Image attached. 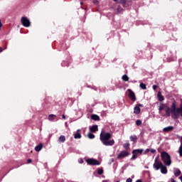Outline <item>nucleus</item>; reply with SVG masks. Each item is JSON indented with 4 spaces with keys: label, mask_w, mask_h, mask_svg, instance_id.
<instances>
[{
    "label": "nucleus",
    "mask_w": 182,
    "mask_h": 182,
    "mask_svg": "<svg viewBox=\"0 0 182 182\" xmlns=\"http://www.w3.org/2000/svg\"><path fill=\"white\" fill-rule=\"evenodd\" d=\"M117 11H118V12H122L123 11V9L122 7L119 6L117 8Z\"/></svg>",
    "instance_id": "2f4dec72"
},
{
    "label": "nucleus",
    "mask_w": 182,
    "mask_h": 182,
    "mask_svg": "<svg viewBox=\"0 0 182 182\" xmlns=\"http://www.w3.org/2000/svg\"><path fill=\"white\" fill-rule=\"evenodd\" d=\"M136 182H143V181H141V179H138V180H136Z\"/></svg>",
    "instance_id": "79ce46f5"
},
{
    "label": "nucleus",
    "mask_w": 182,
    "mask_h": 182,
    "mask_svg": "<svg viewBox=\"0 0 182 182\" xmlns=\"http://www.w3.org/2000/svg\"><path fill=\"white\" fill-rule=\"evenodd\" d=\"M100 137H112V134L109 132H106L105 129H102L100 133Z\"/></svg>",
    "instance_id": "9d476101"
},
{
    "label": "nucleus",
    "mask_w": 182,
    "mask_h": 182,
    "mask_svg": "<svg viewBox=\"0 0 182 182\" xmlns=\"http://www.w3.org/2000/svg\"><path fill=\"white\" fill-rule=\"evenodd\" d=\"M173 173L176 177H178V176L181 174V171H180L178 168L174 169Z\"/></svg>",
    "instance_id": "f3484780"
},
{
    "label": "nucleus",
    "mask_w": 182,
    "mask_h": 182,
    "mask_svg": "<svg viewBox=\"0 0 182 182\" xmlns=\"http://www.w3.org/2000/svg\"><path fill=\"white\" fill-rule=\"evenodd\" d=\"M136 106H139V107H140V106H141V107H143V105H136Z\"/></svg>",
    "instance_id": "c03bdc74"
},
{
    "label": "nucleus",
    "mask_w": 182,
    "mask_h": 182,
    "mask_svg": "<svg viewBox=\"0 0 182 182\" xmlns=\"http://www.w3.org/2000/svg\"><path fill=\"white\" fill-rule=\"evenodd\" d=\"M181 181L182 182V175L179 177Z\"/></svg>",
    "instance_id": "a18cd8bd"
},
{
    "label": "nucleus",
    "mask_w": 182,
    "mask_h": 182,
    "mask_svg": "<svg viewBox=\"0 0 182 182\" xmlns=\"http://www.w3.org/2000/svg\"><path fill=\"white\" fill-rule=\"evenodd\" d=\"M75 139H80V137H75Z\"/></svg>",
    "instance_id": "603ef678"
},
{
    "label": "nucleus",
    "mask_w": 182,
    "mask_h": 182,
    "mask_svg": "<svg viewBox=\"0 0 182 182\" xmlns=\"http://www.w3.org/2000/svg\"><path fill=\"white\" fill-rule=\"evenodd\" d=\"M173 129H174V127H173L172 126L166 127L164 128V132L167 133L168 132H172V130Z\"/></svg>",
    "instance_id": "dca6fc26"
},
{
    "label": "nucleus",
    "mask_w": 182,
    "mask_h": 182,
    "mask_svg": "<svg viewBox=\"0 0 182 182\" xmlns=\"http://www.w3.org/2000/svg\"><path fill=\"white\" fill-rule=\"evenodd\" d=\"M122 80L124 82H129V77L127 75H124L122 77Z\"/></svg>",
    "instance_id": "b1692460"
},
{
    "label": "nucleus",
    "mask_w": 182,
    "mask_h": 182,
    "mask_svg": "<svg viewBox=\"0 0 182 182\" xmlns=\"http://www.w3.org/2000/svg\"><path fill=\"white\" fill-rule=\"evenodd\" d=\"M181 144H182V137L181 138Z\"/></svg>",
    "instance_id": "8fccbe9b"
},
{
    "label": "nucleus",
    "mask_w": 182,
    "mask_h": 182,
    "mask_svg": "<svg viewBox=\"0 0 182 182\" xmlns=\"http://www.w3.org/2000/svg\"><path fill=\"white\" fill-rule=\"evenodd\" d=\"M80 131V129H77V133L74 134V137H81L80 133H79Z\"/></svg>",
    "instance_id": "a878e982"
},
{
    "label": "nucleus",
    "mask_w": 182,
    "mask_h": 182,
    "mask_svg": "<svg viewBox=\"0 0 182 182\" xmlns=\"http://www.w3.org/2000/svg\"><path fill=\"white\" fill-rule=\"evenodd\" d=\"M153 89H154V90H156V89H157V85H153Z\"/></svg>",
    "instance_id": "e433bc0d"
},
{
    "label": "nucleus",
    "mask_w": 182,
    "mask_h": 182,
    "mask_svg": "<svg viewBox=\"0 0 182 182\" xmlns=\"http://www.w3.org/2000/svg\"><path fill=\"white\" fill-rule=\"evenodd\" d=\"M91 119H92V120H99V119H100V118L99 116H97V114H92V115L91 116Z\"/></svg>",
    "instance_id": "4be33fe9"
},
{
    "label": "nucleus",
    "mask_w": 182,
    "mask_h": 182,
    "mask_svg": "<svg viewBox=\"0 0 182 182\" xmlns=\"http://www.w3.org/2000/svg\"><path fill=\"white\" fill-rule=\"evenodd\" d=\"M90 139H93V137H90Z\"/></svg>",
    "instance_id": "5fc2aeb1"
},
{
    "label": "nucleus",
    "mask_w": 182,
    "mask_h": 182,
    "mask_svg": "<svg viewBox=\"0 0 182 182\" xmlns=\"http://www.w3.org/2000/svg\"><path fill=\"white\" fill-rule=\"evenodd\" d=\"M135 140H137V137H132L131 141H135Z\"/></svg>",
    "instance_id": "473e14b6"
},
{
    "label": "nucleus",
    "mask_w": 182,
    "mask_h": 182,
    "mask_svg": "<svg viewBox=\"0 0 182 182\" xmlns=\"http://www.w3.org/2000/svg\"><path fill=\"white\" fill-rule=\"evenodd\" d=\"M90 133H95V132H97V125H93L90 127Z\"/></svg>",
    "instance_id": "2eb2a0df"
},
{
    "label": "nucleus",
    "mask_w": 182,
    "mask_h": 182,
    "mask_svg": "<svg viewBox=\"0 0 182 182\" xmlns=\"http://www.w3.org/2000/svg\"><path fill=\"white\" fill-rule=\"evenodd\" d=\"M1 29H2V22H1V19H0V31Z\"/></svg>",
    "instance_id": "58836bf2"
},
{
    "label": "nucleus",
    "mask_w": 182,
    "mask_h": 182,
    "mask_svg": "<svg viewBox=\"0 0 182 182\" xmlns=\"http://www.w3.org/2000/svg\"><path fill=\"white\" fill-rule=\"evenodd\" d=\"M179 156L182 157V144H181L179 149H178Z\"/></svg>",
    "instance_id": "bb28decb"
},
{
    "label": "nucleus",
    "mask_w": 182,
    "mask_h": 182,
    "mask_svg": "<svg viewBox=\"0 0 182 182\" xmlns=\"http://www.w3.org/2000/svg\"><path fill=\"white\" fill-rule=\"evenodd\" d=\"M80 5H83V2H81V3H80Z\"/></svg>",
    "instance_id": "3c124183"
},
{
    "label": "nucleus",
    "mask_w": 182,
    "mask_h": 182,
    "mask_svg": "<svg viewBox=\"0 0 182 182\" xmlns=\"http://www.w3.org/2000/svg\"><path fill=\"white\" fill-rule=\"evenodd\" d=\"M133 180L131 178L127 179L126 182H132Z\"/></svg>",
    "instance_id": "f704fd0d"
},
{
    "label": "nucleus",
    "mask_w": 182,
    "mask_h": 182,
    "mask_svg": "<svg viewBox=\"0 0 182 182\" xmlns=\"http://www.w3.org/2000/svg\"><path fill=\"white\" fill-rule=\"evenodd\" d=\"M149 151H150V149H146L145 150V154H146V153H149Z\"/></svg>",
    "instance_id": "4c0bfd02"
},
{
    "label": "nucleus",
    "mask_w": 182,
    "mask_h": 182,
    "mask_svg": "<svg viewBox=\"0 0 182 182\" xmlns=\"http://www.w3.org/2000/svg\"><path fill=\"white\" fill-rule=\"evenodd\" d=\"M27 163L29 164L30 163H32V159H28V160H27Z\"/></svg>",
    "instance_id": "c9c22d12"
},
{
    "label": "nucleus",
    "mask_w": 182,
    "mask_h": 182,
    "mask_svg": "<svg viewBox=\"0 0 182 182\" xmlns=\"http://www.w3.org/2000/svg\"><path fill=\"white\" fill-rule=\"evenodd\" d=\"M43 148V144L40 143L38 145H37L35 147V150H36V151H41Z\"/></svg>",
    "instance_id": "f8f14e48"
},
{
    "label": "nucleus",
    "mask_w": 182,
    "mask_h": 182,
    "mask_svg": "<svg viewBox=\"0 0 182 182\" xmlns=\"http://www.w3.org/2000/svg\"><path fill=\"white\" fill-rule=\"evenodd\" d=\"M113 1H114V2L118 3V0H113Z\"/></svg>",
    "instance_id": "09e8293b"
},
{
    "label": "nucleus",
    "mask_w": 182,
    "mask_h": 182,
    "mask_svg": "<svg viewBox=\"0 0 182 182\" xmlns=\"http://www.w3.org/2000/svg\"><path fill=\"white\" fill-rule=\"evenodd\" d=\"M136 126H140V124H141V121L138 119L136 121Z\"/></svg>",
    "instance_id": "c756f323"
},
{
    "label": "nucleus",
    "mask_w": 182,
    "mask_h": 182,
    "mask_svg": "<svg viewBox=\"0 0 182 182\" xmlns=\"http://www.w3.org/2000/svg\"><path fill=\"white\" fill-rule=\"evenodd\" d=\"M60 137H65L64 136H60Z\"/></svg>",
    "instance_id": "864d4df0"
},
{
    "label": "nucleus",
    "mask_w": 182,
    "mask_h": 182,
    "mask_svg": "<svg viewBox=\"0 0 182 182\" xmlns=\"http://www.w3.org/2000/svg\"><path fill=\"white\" fill-rule=\"evenodd\" d=\"M166 108H167V106H166V105L164 104H161V105L159 108V113H161V111L164 110Z\"/></svg>",
    "instance_id": "6ab92c4d"
},
{
    "label": "nucleus",
    "mask_w": 182,
    "mask_h": 182,
    "mask_svg": "<svg viewBox=\"0 0 182 182\" xmlns=\"http://www.w3.org/2000/svg\"><path fill=\"white\" fill-rule=\"evenodd\" d=\"M129 92V97L132 100L133 102H136V95L133 92V91L130 89L128 90Z\"/></svg>",
    "instance_id": "1a4fd4ad"
},
{
    "label": "nucleus",
    "mask_w": 182,
    "mask_h": 182,
    "mask_svg": "<svg viewBox=\"0 0 182 182\" xmlns=\"http://www.w3.org/2000/svg\"><path fill=\"white\" fill-rule=\"evenodd\" d=\"M21 23L23 26H25L26 28H29L31 26V21L28 19L26 17H21Z\"/></svg>",
    "instance_id": "423d86ee"
},
{
    "label": "nucleus",
    "mask_w": 182,
    "mask_h": 182,
    "mask_svg": "<svg viewBox=\"0 0 182 182\" xmlns=\"http://www.w3.org/2000/svg\"><path fill=\"white\" fill-rule=\"evenodd\" d=\"M161 157L165 166H170L171 164V156H170V154H168V153L166 151H162L161 153Z\"/></svg>",
    "instance_id": "f03ea898"
},
{
    "label": "nucleus",
    "mask_w": 182,
    "mask_h": 182,
    "mask_svg": "<svg viewBox=\"0 0 182 182\" xmlns=\"http://www.w3.org/2000/svg\"><path fill=\"white\" fill-rule=\"evenodd\" d=\"M100 140L105 146H113L114 144V140L110 137H100Z\"/></svg>",
    "instance_id": "7ed1b4c3"
},
{
    "label": "nucleus",
    "mask_w": 182,
    "mask_h": 182,
    "mask_svg": "<svg viewBox=\"0 0 182 182\" xmlns=\"http://www.w3.org/2000/svg\"><path fill=\"white\" fill-rule=\"evenodd\" d=\"M140 107L136 105L134 108V113L135 114H140Z\"/></svg>",
    "instance_id": "4468645a"
},
{
    "label": "nucleus",
    "mask_w": 182,
    "mask_h": 182,
    "mask_svg": "<svg viewBox=\"0 0 182 182\" xmlns=\"http://www.w3.org/2000/svg\"><path fill=\"white\" fill-rule=\"evenodd\" d=\"M157 96L159 102H163V100H164V97L161 95V92H158Z\"/></svg>",
    "instance_id": "a211bd4d"
},
{
    "label": "nucleus",
    "mask_w": 182,
    "mask_h": 182,
    "mask_svg": "<svg viewBox=\"0 0 182 182\" xmlns=\"http://www.w3.org/2000/svg\"><path fill=\"white\" fill-rule=\"evenodd\" d=\"M63 119H64V120H66V117L65 116V114H63Z\"/></svg>",
    "instance_id": "a19ab883"
},
{
    "label": "nucleus",
    "mask_w": 182,
    "mask_h": 182,
    "mask_svg": "<svg viewBox=\"0 0 182 182\" xmlns=\"http://www.w3.org/2000/svg\"><path fill=\"white\" fill-rule=\"evenodd\" d=\"M87 137H95V134H92V133H89L87 134Z\"/></svg>",
    "instance_id": "7c9ffc66"
},
{
    "label": "nucleus",
    "mask_w": 182,
    "mask_h": 182,
    "mask_svg": "<svg viewBox=\"0 0 182 182\" xmlns=\"http://www.w3.org/2000/svg\"><path fill=\"white\" fill-rule=\"evenodd\" d=\"M66 141V138L65 137H60L58 139V143H65V141Z\"/></svg>",
    "instance_id": "5701e85b"
},
{
    "label": "nucleus",
    "mask_w": 182,
    "mask_h": 182,
    "mask_svg": "<svg viewBox=\"0 0 182 182\" xmlns=\"http://www.w3.org/2000/svg\"><path fill=\"white\" fill-rule=\"evenodd\" d=\"M151 153H152V154H154V153H156V149H150Z\"/></svg>",
    "instance_id": "72a5a7b5"
},
{
    "label": "nucleus",
    "mask_w": 182,
    "mask_h": 182,
    "mask_svg": "<svg viewBox=\"0 0 182 182\" xmlns=\"http://www.w3.org/2000/svg\"><path fill=\"white\" fill-rule=\"evenodd\" d=\"M4 50L2 49V48L0 47V53L1 52H2Z\"/></svg>",
    "instance_id": "37998d69"
},
{
    "label": "nucleus",
    "mask_w": 182,
    "mask_h": 182,
    "mask_svg": "<svg viewBox=\"0 0 182 182\" xmlns=\"http://www.w3.org/2000/svg\"><path fill=\"white\" fill-rule=\"evenodd\" d=\"M127 0H118L117 4H124L127 2Z\"/></svg>",
    "instance_id": "c85d7f7f"
},
{
    "label": "nucleus",
    "mask_w": 182,
    "mask_h": 182,
    "mask_svg": "<svg viewBox=\"0 0 182 182\" xmlns=\"http://www.w3.org/2000/svg\"><path fill=\"white\" fill-rule=\"evenodd\" d=\"M162 166L163 163H161V161H157V158H156L155 163L154 164V168H156V170H160Z\"/></svg>",
    "instance_id": "0eeeda50"
},
{
    "label": "nucleus",
    "mask_w": 182,
    "mask_h": 182,
    "mask_svg": "<svg viewBox=\"0 0 182 182\" xmlns=\"http://www.w3.org/2000/svg\"><path fill=\"white\" fill-rule=\"evenodd\" d=\"M129 154V152H127V151H122L118 154L117 159H124V157H127Z\"/></svg>",
    "instance_id": "6e6552de"
},
{
    "label": "nucleus",
    "mask_w": 182,
    "mask_h": 182,
    "mask_svg": "<svg viewBox=\"0 0 182 182\" xmlns=\"http://www.w3.org/2000/svg\"><path fill=\"white\" fill-rule=\"evenodd\" d=\"M180 107L177 108V102L173 101L171 105V112L172 113L173 117L175 119H178V116L182 117V99H181Z\"/></svg>",
    "instance_id": "f257e3e1"
},
{
    "label": "nucleus",
    "mask_w": 182,
    "mask_h": 182,
    "mask_svg": "<svg viewBox=\"0 0 182 182\" xmlns=\"http://www.w3.org/2000/svg\"><path fill=\"white\" fill-rule=\"evenodd\" d=\"M139 87H141V89H143V90H146V84L144 83H141L139 85Z\"/></svg>",
    "instance_id": "393cba45"
},
{
    "label": "nucleus",
    "mask_w": 182,
    "mask_h": 182,
    "mask_svg": "<svg viewBox=\"0 0 182 182\" xmlns=\"http://www.w3.org/2000/svg\"><path fill=\"white\" fill-rule=\"evenodd\" d=\"M93 3H94V4H99V1H98L97 0H94V1H93Z\"/></svg>",
    "instance_id": "ea45409f"
},
{
    "label": "nucleus",
    "mask_w": 182,
    "mask_h": 182,
    "mask_svg": "<svg viewBox=\"0 0 182 182\" xmlns=\"http://www.w3.org/2000/svg\"><path fill=\"white\" fill-rule=\"evenodd\" d=\"M85 161L87 164H88V166H100V162H99L97 159H86Z\"/></svg>",
    "instance_id": "39448f33"
},
{
    "label": "nucleus",
    "mask_w": 182,
    "mask_h": 182,
    "mask_svg": "<svg viewBox=\"0 0 182 182\" xmlns=\"http://www.w3.org/2000/svg\"><path fill=\"white\" fill-rule=\"evenodd\" d=\"M80 163L82 164V163H83V159H81V161H80Z\"/></svg>",
    "instance_id": "de8ad7c7"
},
{
    "label": "nucleus",
    "mask_w": 182,
    "mask_h": 182,
    "mask_svg": "<svg viewBox=\"0 0 182 182\" xmlns=\"http://www.w3.org/2000/svg\"><path fill=\"white\" fill-rule=\"evenodd\" d=\"M123 147L125 150H129L130 149V144L129 142H126L123 144Z\"/></svg>",
    "instance_id": "412c9836"
},
{
    "label": "nucleus",
    "mask_w": 182,
    "mask_h": 182,
    "mask_svg": "<svg viewBox=\"0 0 182 182\" xmlns=\"http://www.w3.org/2000/svg\"><path fill=\"white\" fill-rule=\"evenodd\" d=\"M144 150L143 149H134L132 151V156L131 158V160H136L140 154H143Z\"/></svg>",
    "instance_id": "20e7f679"
},
{
    "label": "nucleus",
    "mask_w": 182,
    "mask_h": 182,
    "mask_svg": "<svg viewBox=\"0 0 182 182\" xmlns=\"http://www.w3.org/2000/svg\"><path fill=\"white\" fill-rule=\"evenodd\" d=\"M55 117H56V115L51 114L48 115V120H50V122H53V120H55Z\"/></svg>",
    "instance_id": "aec40b11"
},
{
    "label": "nucleus",
    "mask_w": 182,
    "mask_h": 182,
    "mask_svg": "<svg viewBox=\"0 0 182 182\" xmlns=\"http://www.w3.org/2000/svg\"><path fill=\"white\" fill-rule=\"evenodd\" d=\"M171 182H176V181L174 180V178H171Z\"/></svg>",
    "instance_id": "49530a36"
},
{
    "label": "nucleus",
    "mask_w": 182,
    "mask_h": 182,
    "mask_svg": "<svg viewBox=\"0 0 182 182\" xmlns=\"http://www.w3.org/2000/svg\"><path fill=\"white\" fill-rule=\"evenodd\" d=\"M160 168L162 174H167V167L166 166L162 165Z\"/></svg>",
    "instance_id": "ddd939ff"
},
{
    "label": "nucleus",
    "mask_w": 182,
    "mask_h": 182,
    "mask_svg": "<svg viewBox=\"0 0 182 182\" xmlns=\"http://www.w3.org/2000/svg\"><path fill=\"white\" fill-rule=\"evenodd\" d=\"M167 109L166 110V116H168V117H170V116H171L172 119H178V118H175L173 117V113L171 112V108L167 107H166Z\"/></svg>",
    "instance_id": "9b49d317"
},
{
    "label": "nucleus",
    "mask_w": 182,
    "mask_h": 182,
    "mask_svg": "<svg viewBox=\"0 0 182 182\" xmlns=\"http://www.w3.org/2000/svg\"><path fill=\"white\" fill-rule=\"evenodd\" d=\"M97 173H98L100 176H102V175L103 174V168H100V169H98Z\"/></svg>",
    "instance_id": "cd10ccee"
}]
</instances>
